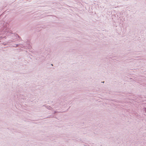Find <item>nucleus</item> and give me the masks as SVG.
<instances>
[{
  "label": "nucleus",
  "mask_w": 146,
  "mask_h": 146,
  "mask_svg": "<svg viewBox=\"0 0 146 146\" xmlns=\"http://www.w3.org/2000/svg\"><path fill=\"white\" fill-rule=\"evenodd\" d=\"M146 110V109H145Z\"/></svg>",
  "instance_id": "f257e3e1"
}]
</instances>
